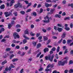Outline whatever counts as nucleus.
Segmentation results:
<instances>
[{
    "label": "nucleus",
    "mask_w": 73,
    "mask_h": 73,
    "mask_svg": "<svg viewBox=\"0 0 73 73\" xmlns=\"http://www.w3.org/2000/svg\"><path fill=\"white\" fill-rule=\"evenodd\" d=\"M54 56V54H52L51 57L50 55L48 56H46L45 57V60H48L51 62H52V61H53V60Z\"/></svg>",
    "instance_id": "f257e3e1"
},
{
    "label": "nucleus",
    "mask_w": 73,
    "mask_h": 73,
    "mask_svg": "<svg viewBox=\"0 0 73 73\" xmlns=\"http://www.w3.org/2000/svg\"><path fill=\"white\" fill-rule=\"evenodd\" d=\"M67 62H68V61L66 60H64L63 62L62 61H60L58 62V65L59 66L60 65L64 66L65 64H67Z\"/></svg>",
    "instance_id": "f03ea898"
},
{
    "label": "nucleus",
    "mask_w": 73,
    "mask_h": 73,
    "mask_svg": "<svg viewBox=\"0 0 73 73\" xmlns=\"http://www.w3.org/2000/svg\"><path fill=\"white\" fill-rule=\"evenodd\" d=\"M14 7L15 8H18L19 7V8L22 7V5L20 3H18L17 4H15L14 5Z\"/></svg>",
    "instance_id": "7ed1b4c3"
},
{
    "label": "nucleus",
    "mask_w": 73,
    "mask_h": 73,
    "mask_svg": "<svg viewBox=\"0 0 73 73\" xmlns=\"http://www.w3.org/2000/svg\"><path fill=\"white\" fill-rule=\"evenodd\" d=\"M13 35L14 37V39H16L17 38H20V36H19L18 33H17L16 32L14 33L13 34Z\"/></svg>",
    "instance_id": "20e7f679"
},
{
    "label": "nucleus",
    "mask_w": 73,
    "mask_h": 73,
    "mask_svg": "<svg viewBox=\"0 0 73 73\" xmlns=\"http://www.w3.org/2000/svg\"><path fill=\"white\" fill-rule=\"evenodd\" d=\"M23 37L25 38L26 39H24L23 41V44H25V43H26V42H27V40H29V38L27 37V36L24 35L23 36Z\"/></svg>",
    "instance_id": "39448f33"
},
{
    "label": "nucleus",
    "mask_w": 73,
    "mask_h": 73,
    "mask_svg": "<svg viewBox=\"0 0 73 73\" xmlns=\"http://www.w3.org/2000/svg\"><path fill=\"white\" fill-rule=\"evenodd\" d=\"M45 20H44L42 21L43 23H50V20L49 19H45Z\"/></svg>",
    "instance_id": "423d86ee"
},
{
    "label": "nucleus",
    "mask_w": 73,
    "mask_h": 73,
    "mask_svg": "<svg viewBox=\"0 0 73 73\" xmlns=\"http://www.w3.org/2000/svg\"><path fill=\"white\" fill-rule=\"evenodd\" d=\"M9 14H7L5 15V16L6 17H8L9 16H12V13L10 12H9Z\"/></svg>",
    "instance_id": "0eeeda50"
},
{
    "label": "nucleus",
    "mask_w": 73,
    "mask_h": 73,
    "mask_svg": "<svg viewBox=\"0 0 73 73\" xmlns=\"http://www.w3.org/2000/svg\"><path fill=\"white\" fill-rule=\"evenodd\" d=\"M52 5L51 4H49L46 3L45 4V6L47 8H48V7H51Z\"/></svg>",
    "instance_id": "6e6552de"
},
{
    "label": "nucleus",
    "mask_w": 73,
    "mask_h": 73,
    "mask_svg": "<svg viewBox=\"0 0 73 73\" xmlns=\"http://www.w3.org/2000/svg\"><path fill=\"white\" fill-rule=\"evenodd\" d=\"M43 50L44 53H45L46 52H48L49 51V48H46L44 49Z\"/></svg>",
    "instance_id": "1a4fd4ad"
},
{
    "label": "nucleus",
    "mask_w": 73,
    "mask_h": 73,
    "mask_svg": "<svg viewBox=\"0 0 73 73\" xmlns=\"http://www.w3.org/2000/svg\"><path fill=\"white\" fill-rule=\"evenodd\" d=\"M43 38H44V41H47L48 40V37L46 36H43Z\"/></svg>",
    "instance_id": "9d476101"
},
{
    "label": "nucleus",
    "mask_w": 73,
    "mask_h": 73,
    "mask_svg": "<svg viewBox=\"0 0 73 73\" xmlns=\"http://www.w3.org/2000/svg\"><path fill=\"white\" fill-rule=\"evenodd\" d=\"M5 8V5H4L3 4L0 7V8L1 9H4Z\"/></svg>",
    "instance_id": "9b49d317"
},
{
    "label": "nucleus",
    "mask_w": 73,
    "mask_h": 73,
    "mask_svg": "<svg viewBox=\"0 0 73 73\" xmlns=\"http://www.w3.org/2000/svg\"><path fill=\"white\" fill-rule=\"evenodd\" d=\"M41 44L40 43L36 45V48L37 49H38V48L41 47Z\"/></svg>",
    "instance_id": "f8f14e48"
},
{
    "label": "nucleus",
    "mask_w": 73,
    "mask_h": 73,
    "mask_svg": "<svg viewBox=\"0 0 73 73\" xmlns=\"http://www.w3.org/2000/svg\"><path fill=\"white\" fill-rule=\"evenodd\" d=\"M65 35H66V33L64 32L63 33V34L62 36V38H65Z\"/></svg>",
    "instance_id": "ddd939ff"
},
{
    "label": "nucleus",
    "mask_w": 73,
    "mask_h": 73,
    "mask_svg": "<svg viewBox=\"0 0 73 73\" xmlns=\"http://www.w3.org/2000/svg\"><path fill=\"white\" fill-rule=\"evenodd\" d=\"M63 29L61 28L58 27V30L59 32H61Z\"/></svg>",
    "instance_id": "4468645a"
},
{
    "label": "nucleus",
    "mask_w": 73,
    "mask_h": 73,
    "mask_svg": "<svg viewBox=\"0 0 73 73\" xmlns=\"http://www.w3.org/2000/svg\"><path fill=\"white\" fill-rule=\"evenodd\" d=\"M32 60V58H30L28 59V62L29 63H30V62H31Z\"/></svg>",
    "instance_id": "2eb2a0df"
},
{
    "label": "nucleus",
    "mask_w": 73,
    "mask_h": 73,
    "mask_svg": "<svg viewBox=\"0 0 73 73\" xmlns=\"http://www.w3.org/2000/svg\"><path fill=\"white\" fill-rule=\"evenodd\" d=\"M7 62L6 60H5L4 61H3V62H2L1 63V65H4V64H6Z\"/></svg>",
    "instance_id": "dca6fc26"
},
{
    "label": "nucleus",
    "mask_w": 73,
    "mask_h": 73,
    "mask_svg": "<svg viewBox=\"0 0 73 73\" xmlns=\"http://www.w3.org/2000/svg\"><path fill=\"white\" fill-rule=\"evenodd\" d=\"M18 60H19V59L18 58L13 59L12 60V61L14 62L15 61H18Z\"/></svg>",
    "instance_id": "f3484780"
},
{
    "label": "nucleus",
    "mask_w": 73,
    "mask_h": 73,
    "mask_svg": "<svg viewBox=\"0 0 73 73\" xmlns=\"http://www.w3.org/2000/svg\"><path fill=\"white\" fill-rule=\"evenodd\" d=\"M61 16V15L58 14H56L55 15V17H58V18H60Z\"/></svg>",
    "instance_id": "a211bd4d"
},
{
    "label": "nucleus",
    "mask_w": 73,
    "mask_h": 73,
    "mask_svg": "<svg viewBox=\"0 0 73 73\" xmlns=\"http://www.w3.org/2000/svg\"><path fill=\"white\" fill-rule=\"evenodd\" d=\"M25 34H27V35H29V32H28V31L27 29L25 31Z\"/></svg>",
    "instance_id": "6ab92c4d"
},
{
    "label": "nucleus",
    "mask_w": 73,
    "mask_h": 73,
    "mask_svg": "<svg viewBox=\"0 0 73 73\" xmlns=\"http://www.w3.org/2000/svg\"><path fill=\"white\" fill-rule=\"evenodd\" d=\"M28 5H27V7H26L27 8H28V7H30L32 5V3H29L28 4Z\"/></svg>",
    "instance_id": "aec40b11"
},
{
    "label": "nucleus",
    "mask_w": 73,
    "mask_h": 73,
    "mask_svg": "<svg viewBox=\"0 0 73 73\" xmlns=\"http://www.w3.org/2000/svg\"><path fill=\"white\" fill-rule=\"evenodd\" d=\"M68 72L70 73H73V69H70Z\"/></svg>",
    "instance_id": "412c9836"
},
{
    "label": "nucleus",
    "mask_w": 73,
    "mask_h": 73,
    "mask_svg": "<svg viewBox=\"0 0 73 73\" xmlns=\"http://www.w3.org/2000/svg\"><path fill=\"white\" fill-rule=\"evenodd\" d=\"M9 55V54L8 53H7V54H6L5 55L3 56V58H6V57H7L8 56H8Z\"/></svg>",
    "instance_id": "4be33fe9"
},
{
    "label": "nucleus",
    "mask_w": 73,
    "mask_h": 73,
    "mask_svg": "<svg viewBox=\"0 0 73 73\" xmlns=\"http://www.w3.org/2000/svg\"><path fill=\"white\" fill-rule=\"evenodd\" d=\"M60 47L58 46L57 48V49H56V52H60Z\"/></svg>",
    "instance_id": "5701e85b"
},
{
    "label": "nucleus",
    "mask_w": 73,
    "mask_h": 73,
    "mask_svg": "<svg viewBox=\"0 0 73 73\" xmlns=\"http://www.w3.org/2000/svg\"><path fill=\"white\" fill-rule=\"evenodd\" d=\"M72 42V40L69 39L67 40V44H69V43H70V42Z\"/></svg>",
    "instance_id": "b1692460"
},
{
    "label": "nucleus",
    "mask_w": 73,
    "mask_h": 73,
    "mask_svg": "<svg viewBox=\"0 0 73 73\" xmlns=\"http://www.w3.org/2000/svg\"><path fill=\"white\" fill-rule=\"evenodd\" d=\"M17 13L16 12H15L13 13V14L15 15V16H17Z\"/></svg>",
    "instance_id": "393cba45"
},
{
    "label": "nucleus",
    "mask_w": 73,
    "mask_h": 73,
    "mask_svg": "<svg viewBox=\"0 0 73 73\" xmlns=\"http://www.w3.org/2000/svg\"><path fill=\"white\" fill-rule=\"evenodd\" d=\"M65 29L66 30V31H69L70 30V28L68 27H65Z\"/></svg>",
    "instance_id": "a878e982"
},
{
    "label": "nucleus",
    "mask_w": 73,
    "mask_h": 73,
    "mask_svg": "<svg viewBox=\"0 0 73 73\" xmlns=\"http://www.w3.org/2000/svg\"><path fill=\"white\" fill-rule=\"evenodd\" d=\"M36 42H33V45L34 46H36Z\"/></svg>",
    "instance_id": "bb28decb"
},
{
    "label": "nucleus",
    "mask_w": 73,
    "mask_h": 73,
    "mask_svg": "<svg viewBox=\"0 0 73 73\" xmlns=\"http://www.w3.org/2000/svg\"><path fill=\"white\" fill-rule=\"evenodd\" d=\"M11 48H7L6 49V51H7V52L10 51L11 50Z\"/></svg>",
    "instance_id": "cd10ccee"
},
{
    "label": "nucleus",
    "mask_w": 73,
    "mask_h": 73,
    "mask_svg": "<svg viewBox=\"0 0 73 73\" xmlns=\"http://www.w3.org/2000/svg\"><path fill=\"white\" fill-rule=\"evenodd\" d=\"M20 13L22 15H24L25 14V12L23 11H21L20 12Z\"/></svg>",
    "instance_id": "c85d7f7f"
},
{
    "label": "nucleus",
    "mask_w": 73,
    "mask_h": 73,
    "mask_svg": "<svg viewBox=\"0 0 73 73\" xmlns=\"http://www.w3.org/2000/svg\"><path fill=\"white\" fill-rule=\"evenodd\" d=\"M31 9H28L27 11H26V13H28V12H29L31 11Z\"/></svg>",
    "instance_id": "c756f323"
},
{
    "label": "nucleus",
    "mask_w": 73,
    "mask_h": 73,
    "mask_svg": "<svg viewBox=\"0 0 73 73\" xmlns=\"http://www.w3.org/2000/svg\"><path fill=\"white\" fill-rule=\"evenodd\" d=\"M30 35L31 36H34L35 35V33H32V32H31V33H30Z\"/></svg>",
    "instance_id": "7c9ffc66"
},
{
    "label": "nucleus",
    "mask_w": 73,
    "mask_h": 73,
    "mask_svg": "<svg viewBox=\"0 0 73 73\" xmlns=\"http://www.w3.org/2000/svg\"><path fill=\"white\" fill-rule=\"evenodd\" d=\"M20 46L18 45L15 46V49H19Z\"/></svg>",
    "instance_id": "2f4dec72"
},
{
    "label": "nucleus",
    "mask_w": 73,
    "mask_h": 73,
    "mask_svg": "<svg viewBox=\"0 0 73 73\" xmlns=\"http://www.w3.org/2000/svg\"><path fill=\"white\" fill-rule=\"evenodd\" d=\"M8 28L9 29H10V28H11V27H12V25L11 24H9L8 25Z\"/></svg>",
    "instance_id": "473e14b6"
},
{
    "label": "nucleus",
    "mask_w": 73,
    "mask_h": 73,
    "mask_svg": "<svg viewBox=\"0 0 73 73\" xmlns=\"http://www.w3.org/2000/svg\"><path fill=\"white\" fill-rule=\"evenodd\" d=\"M10 66L11 67V68H14L15 67V66L13 65L12 64H10Z\"/></svg>",
    "instance_id": "72a5a7b5"
},
{
    "label": "nucleus",
    "mask_w": 73,
    "mask_h": 73,
    "mask_svg": "<svg viewBox=\"0 0 73 73\" xmlns=\"http://www.w3.org/2000/svg\"><path fill=\"white\" fill-rule=\"evenodd\" d=\"M52 73H60V72H57V70H55Z\"/></svg>",
    "instance_id": "f704fd0d"
},
{
    "label": "nucleus",
    "mask_w": 73,
    "mask_h": 73,
    "mask_svg": "<svg viewBox=\"0 0 73 73\" xmlns=\"http://www.w3.org/2000/svg\"><path fill=\"white\" fill-rule=\"evenodd\" d=\"M71 28H73V24L72 23H71L70 25Z\"/></svg>",
    "instance_id": "c9c22d12"
},
{
    "label": "nucleus",
    "mask_w": 73,
    "mask_h": 73,
    "mask_svg": "<svg viewBox=\"0 0 73 73\" xmlns=\"http://www.w3.org/2000/svg\"><path fill=\"white\" fill-rule=\"evenodd\" d=\"M40 36V33H37L36 34V36L37 37H39Z\"/></svg>",
    "instance_id": "e433bc0d"
},
{
    "label": "nucleus",
    "mask_w": 73,
    "mask_h": 73,
    "mask_svg": "<svg viewBox=\"0 0 73 73\" xmlns=\"http://www.w3.org/2000/svg\"><path fill=\"white\" fill-rule=\"evenodd\" d=\"M51 50H52V51H55V50H56V48H55V47H53L52 48Z\"/></svg>",
    "instance_id": "4c0bfd02"
},
{
    "label": "nucleus",
    "mask_w": 73,
    "mask_h": 73,
    "mask_svg": "<svg viewBox=\"0 0 73 73\" xmlns=\"http://www.w3.org/2000/svg\"><path fill=\"white\" fill-rule=\"evenodd\" d=\"M41 52H40L39 54H38L36 56V57H38L41 54Z\"/></svg>",
    "instance_id": "58836bf2"
},
{
    "label": "nucleus",
    "mask_w": 73,
    "mask_h": 73,
    "mask_svg": "<svg viewBox=\"0 0 73 73\" xmlns=\"http://www.w3.org/2000/svg\"><path fill=\"white\" fill-rule=\"evenodd\" d=\"M43 11V9H40V11H39V13H42Z\"/></svg>",
    "instance_id": "ea45409f"
},
{
    "label": "nucleus",
    "mask_w": 73,
    "mask_h": 73,
    "mask_svg": "<svg viewBox=\"0 0 73 73\" xmlns=\"http://www.w3.org/2000/svg\"><path fill=\"white\" fill-rule=\"evenodd\" d=\"M24 72V69L22 68L20 71V73H23Z\"/></svg>",
    "instance_id": "a19ab883"
},
{
    "label": "nucleus",
    "mask_w": 73,
    "mask_h": 73,
    "mask_svg": "<svg viewBox=\"0 0 73 73\" xmlns=\"http://www.w3.org/2000/svg\"><path fill=\"white\" fill-rule=\"evenodd\" d=\"M5 30V29H4V28H1V30L2 32H4Z\"/></svg>",
    "instance_id": "79ce46f5"
},
{
    "label": "nucleus",
    "mask_w": 73,
    "mask_h": 73,
    "mask_svg": "<svg viewBox=\"0 0 73 73\" xmlns=\"http://www.w3.org/2000/svg\"><path fill=\"white\" fill-rule=\"evenodd\" d=\"M73 61L72 60H71L70 61L69 64H73Z\"/></svg>",
    "instance_id": "37998d69"
},
{
    "label": "nucleus",
    "mask_w": 73,
    "mask_h": 73,
    "mask_svg": "<svg viewBox=\"0 0 73 73\" xmlns=\"http://www.w3.org/2000/svg\"><path fill=\"white\" fill-rule=\"evenodd\" d=\"M24 2H25V3L26 4H29V2L28 1H24Z\"/></svg>",
    "instance_id": "c03bdc74"
},
{
    "label": "nucleus",
    "mask_w": 73,
    "mask_h": 73,
    "mask_svg": "<svg viewBox=\"0 0 73 73\" xmlns=\"http://www.w3.org/2000/svg\"><path fill=\"white\" fill-rule=\"evenodd\" d=\"M6 5L7 7H9L10 6L9 3L8 2L7 3H6Z\"/></svg>",
    "instance_id": "a18cd8bd"
},
{
    "label": "nucleus",
    "mask_w": 73,
    "mask_h": 73,
    "mask_svg": "<svg viewBox=\"0 0 73 73\" xmlns=\"http://www.w3.org/2000/svg\"><path fill=\"white\" fill-rule=\"evenodd\" d=\"M64 60H66L64 61H67L68 60V57L66 56V57L64 58Z\"/></svg>",
    "instance_id": "49530a36"
},
{
    "label": "nucleus",
    "mask_w": 73,
    "mask_h": 73,
    "mask_svg": "<svg viewBox=\"0 0 73 73\" xmlns=\"http://www.w3.org/2000/svg\"><path fill=\"white\" fill-rule=\"evenodd\" d=\"M33 16H36V12H34L33 13Z\"/></svg>",
    "instance_id": "de8ad7c7"
},
{
    "label": "nucleus",
    "mask_w": 73,
    "mask_h": 73,
    "mask_svg": "<svg viewBox=\"0 0 73 73\" xmlns=\"http://www.w3.org/2000/svg\"><path fill=\"white\" fill-rule=\"evenodd\" d=\"M62 38L61 40H60L58 42V44H60L61 42V41H62Z\"/></svg>",
    "instance_id": "09e8293b"
},
{
    "label": "nucleus",
    "mask_w": 73,
    "mask_h": 73,
    "mask_svg": "<svg viewBox=\"0 0 73 73\" xmlns=\"http://www.w3.org/2000/svg\"><path fill=\"white\" fill-rule=\"evenodd\" d=\"M66 40H63V43L64 44H65V43H66Z\"/></svg>",
    "instance_id": "8fccbe9b"
},
{
    "label": "nucleus",
    "mask_w": 73,
    "mask_h": 73,
    "mask_svg": "<svg viewBox=\"0 0 73 73\" xmlns=\"http://www.w3.org/2000/svg\"><path fill=\"white\" fill-rule=\"evenodd\" d=\"M10 37V36L9 35L6 36L4 37V38H9Z\"/></svg>",
    "instance_id": "3c124183"
},
{
    "label": "nucleus",
    "mask_w": 73,
    "mask_h": 73,
    "mask_svg": "<svg viewBox=\"0 0 73 73\" xmlns=\"http://www.w3.org/2000/svg\"><path fill=\"white\" fill-rule=\"evenodd\" d=\"M50 41H51V40L50 39H49L48 40V42H47V44H49V43H50Z\"/></svg>",
    "instance_id": "603ef678"
},
{
    "label": "nucleus",
    "mask_w": 73,
    "mask_h": 73,
    "mask_svg": "<svg viewBox=\"0 0 73 73\" xmlns=\"http://www.w3.org/2000/svg\"><path fill=\"white\" fill-rule=\"evenodd\" d=\"M7 40L5 39H3L1 41V42H4L5 41Z\"/></svg>",
    "instance_id": "864d4df0"
},
{
    "label": "nucleus",
    "mask_w": 73,
    "mask_h": 73,
    "mask_svg": "<svg viewBox=\"0 0 73 73\" xmlns=\"http://www.w3.org/2000/svg\"><path fill=\"white\" fill-rule=\"evenodd\" d=\"M54 11V9H52L50 10V12L51 13H53V11Z\"/></svg>",
    "instance_id": "5fc2aeb1"
},
{
    "label": "nucleus",
    "mask_w": 73,
    "mask_h": 73,
    "mask_svg": "<svg viewBox=\"0 0 73 73\" xmlns=\"http://www.w3.org/2000/svg\"><path fill=\"white\" fill-rule=\"evenodd\" d=\"M67 52H68V49H66L64 53V54H65L66 53H67Z\"/></svg>",
    "instance_id": "6e6d98bb"
},
{
    "label": "nucleus",
    "mask_w": 73,
    "mask_h": 73,
    "mask_svg": "<svg viewBox=\"0 0 73 73\" xmlns=\"http://www.w3.org/2000/svg\"><path fill=\"white\" fill-rule=\"evenodd\" d=\"M66 15V13L65 12H64L62 14V15L63 16H65Z\"/></svg>",
    "instance_id": "4d7b16f0"
},
{
    "label": "nucleus",
    "mask_w": 73,
    "mask_h": 73,
    "mask_svg": "<svg viewBox=\"0 0 73 73\" xmlns=\"http://www.w3.org/2000/svg\"><path fill=\"white\" fill-rule=\"evenodd\" d=\"M16 28H19V27H20V25L19 24H17L16 26H15Z\"/></svg>",
    "instance_id": "13d9d810"
},
{
    "label": "nucleus",
    "mask_w": 73,
    "mask_h": 73,
    "mask_svg": "<svg viewBox=\"0 0 73 73\" xmlns=\"http://www.w3.org/2000/svg\"><path fill=\"white\" fill-rule=\"evenodd\" d=\"M38 40H41L42 39V36H40L38 37Z\"/></svg>",
    "instance_id": "bf43d9fd"
},
{
    "label": "nucleus",
    "mask_w": 73,
    "mask_h": 73,
    "mask_svg": "<svg viewBox=\"0 0 73 73\" xmlns=\"http://www.w3.org/2000/svg\"><path fill=\"white\" fill-rule=\"evenodd\" d=\"M66 1L64 0L62 1V3L63 4H66Z\"/></svg>",
    "instance_id": "052dcab7"
},
{
    "label": "nucleus",
    "mask_w": 73,
    "mask_h": 73,
    "mask_svg": "<svg viewBox=\"0 0 73 73\" xmlns=\"http://www.w3.org/2000/svg\"><path fill=\"white\" fill-rule=\"evenodd\" d=\"M55 57H56V59H58V54H56L55 55Z\"/></svg>",
    "instance_id": "680f3d73"
},
{
    "label": "nucleus",
    "mask_w": 73,
    "mask_h": 73,
    "mask_svg": "<svg viewBox=\"0 0 73 73\" xmlns=\"http://www.w3.org/2000/svg\"><path fill=\"white\" fill-rule=\"evenodd\" d=\"M11 3H12V4H13V3H15V0H12L11 1Z\"/></svg>",
    "instance_id": "e2e57ef3"
},
{
    "label": "nucleus",
    "mask_w": 73,
    "mask_h": 73,
    "mask_svg": "<svg viewBox=\"0 0 73 73\" xmlns=\"http://www.w3.org/2000/svg\"><path fill=\"white\" fill-rule=\"evenodd\" d=\"M58 5L57 4H56L55 5H54L53 7H54V8H56V7H57V6Z\"/></svg>",
    "instance_id": "0e129e2a"
},
{
    "label": "nucleus",
    "mask_w": 73,
    "mask_h": 73,
    "mask_svg": "<svg viewBox=\"0 0 73 73\" xmlns=\"http://www.w3.org/2000/svg\"><path fill=\"white\" fill-rule=\"evenodd\" d=\"M68 72V70H66L64 71V73H67Z\"/></svg>",
    "instance_id": "69168bd1"
},
{
    "label": "nucleus",
    "mask_w": 73,
    "mask_h": 73,
    "mask_svg": "<svg viewBox=\"0 0 73 73\" xmlns=\"http://www.w3.org/2000/svg\"><path fill=\"white\" fill-rule=\"evenodd\" d=\"M51 0H46V2L47 3H50V2H51Z\"/></svg>",
    "instance_id": "338daca9"
},
{
    "label": "nucleus",
    "mask_w": 73,
    "mask_h": 73,
    "mask_svg": "<svg viewBox=\"0 0 73 73\" xmlns=\"http://www.w3.org/2000/svg\"><path fill=\"white\" fill-rule=\"evenodd\" d=\"M70 5L73 8V4H70Z\"/></svg>",
    "instance_id": "774afa93"
}]
</instances>
